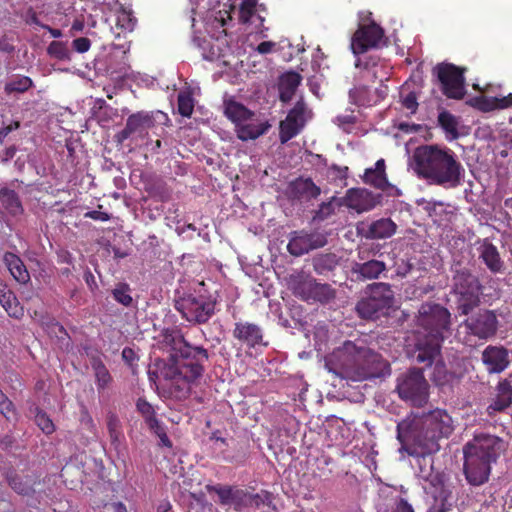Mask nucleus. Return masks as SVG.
Wrapping results in <instances>:
<instances>
[{
    "instance_id": "nucleus-31",
    "label": "nucleus",
    "mask_w": 512,
    "mask_h": 512,
    "mask_svg": "<svg viewBox=\"0 0 512 512\" xmlns=\"http://www.w3.org/2000/svg\"><path fill=\"white\" fill-rule=\"evenodd\" d=\"M6 479L9 486L20 495L29 496L35 492L36 480L32 476H22L11 472L7 474Z\"/></svg>"
},
{
    "instance_id": "nucleus-2",
    "label": "nucleus",
    "mask_w": 512,
    "mask_h": 512,
    "mask_svg": "<svg viewBox=\"0 0 512 512\" xmlns=\"http://www.w3.org/2000/svg\"><path fill=\"white\" fill-rule=\"evenodd\" d=\"M396 431L401 452L425 457L439 451V440L453 433L454 421L446 410L436 408L421 415L407 416L397 424Z\"/></svg>"
},
{
    "instance_id": "nucleus-12",
    "label": "nucleus",
    "mask_w": 512,
    "mask_h": 512,
    "mask_svg": "<svg viewBox=\"0 0 512 512\" xmlns=\"http://www.w3.org/2000/svg\"><path fill=\"white\" fill-rule=\"evenodd\" d=\"M393 304V292L387 283H374L371 295L356 305L358 315L363 319H378L386 315Z\"/></svg>"
},
{
    "instance_id": "nucleus-43",
    "label": "nucleus",
    "mask_w": 512,
    "mask_h": 512,
    "mask_svg": "<svg viewBox=\"0 0 512 512\" xmlns=\"http://www.w3.org/2000/svg\"><path fill=\"white\" fill-rule=\"evenodd\" d=\"M136 409L143 417L147 426L150 424L156 425V411L152 404H150L145 398H139L136 402Z\"/></svg>"
},
{
    "instance_id": "nucleus-38",
    "label": "nucleus",
    "mask_w": 512,
    "mask_h": 512,
    "mask_svg": "<svg viewBox=\"0 0 512 512\" xmlns=\"http://www.w3.org/2000/svg\"><path fill=\"white\" fill-rule=\"evenodd\" d=\"M91 365L94 371L97 389L99 391L104 390L112 381L108 369L100 359H93Z\"/></svg>"
},
{
    "instance_id": "nucleus-64",
    "label": "nucleus",
    "mask_w": 512,
    "mask_h": 512,
    "mask_svg": "<svg viewBox=\"0 0 512 512\" xmlns=\"http://www.w3.org/2000/svg\"><path fill=\"white\" fill-rule=\"evenodd\" d=\"M122 357L127 363L132 364L136 358V355L133 349L125 347L122 351Z\"/></svg>"
},
{
    "instance_id": "nucleus-33",
    "label": "nucleus",
    "mask_w": 512,
    "mask_h": 512,
    "mask_svg": "<svg viewBox=\"0 0 512 512\" xmlns=\"http://www.w3.org/2000/svg\"><path fill=\"white\" fill-rule=\"evenodd\" d=\"M368 196L369 193L364 190L349 189L345 196V204L358 213L369 211L374 204L367 201Z\"/></svg>"
},
{
    "instance_id": "nucleus-39",
    "label": "nucleus",
    "mask_w": 512,
    "mask_h": 512,
    "mask_svg": "<svg viewBox=\"0 0 512 512\" xmlns=\"http://www.w3.org/2000/svg\"><path fill=\"white\" fill-rule=\"evenodd\" d=\"M334 297V290L329 284L317 283L316 280H314L309 301L313 300L321 303H327Z\"/></svg>"
},
{
    "instance_id": "nucleus-6",
    "label": "nucleus",
    "mask_w": 512,
    "mask_h": 512,
    "mask_svg": "<svg viewBox=\"0 0 512 512\" xmlns=\"http://www.w3.org/2000/svg\"><path fill=\"white\" fill-rule=\"evenodd\" d=\"M343 350L351 357L345 366L346 377L352 381L380 378L390 374L389 363L372 349L346 341Z\"/></svg>"
},
{
    "instance_id": "nucleus-49",
    "label": "nucleus",
    "mask_w": 512,
    "mask_h": 512,
    "mask_svg": "<svg viewBox=\"0 0 512 512\" xmlns=\"http://www.w3.org/2000/svg\"><path fill=\"white\" fill-rule=\"evenodd\" d=\"M35 423L46 435H50L55 431V425L50 417L38 407L35 408Z\"/></svg>"
},
{
    "instance_id": "nucleus-30",
    "label": "nucleus",
    "mask_w": 512,
    "mask_h": 512,
    "mask_svg": "<svg viewBox=\"0 0 512 512\" xmlns=\"http://www.w3.org/2000/svg\"><path fill=\"white\" fill-rule=\"evenodd\" d=\"M3 260L9 272L17 282L25 284L30 280V274L19 256L11 252H6Z\"/></svg>"
},
{
    "instance_id": "nucleus-8",
    "label": "nucleus",
    "mask_w": 512,
    "mask_h": 512,
    "mask_svg": "<svg viewBox=\"0 0 512 512\" xmlns=\"http://www.w3.org/2000/svg\"><path fill=\"white\" fill-rule=\"evenodd\" d=\"M216 299L206 295L188 294L175 301V309L192 324H205L215 314Z\"/></svg>"
},
{
    "instance_id": "nucleus-54",
    "label": "nucleus",
    "mask_w": 512,
    "mask_h": 512,
    "mask_svg": "<svg viewBox=\"0 0 512 512\" xmlns=\"http://www.w3.org/2000/svg\"><path fill=\"white\" fill-rule=\"evenodd\" d=\"M0 413L10 420L15 415V408L13 402L0 390Z\"/></svg>"
},
{
    "instance_id": "nucleus-56",
    "label": "nucleus",
    "mask_w": 512,
    "mask_h": 512,
    "mask_svg": "<svg viewBox=\"0 0 512 512\" xmlns=\"http://www.w3.org/2000/svg\"><path fill=\"white\" fill-rule=\"evenodd\" d=\"M91 47V41L87 37H79L72 41V48L78 53H86Z\"/></svg>"
},
{
    "instance_id": "nucleus-42",
    "label": "nucleus",
    "mask_w": 512,
    "mask_h": 512,
    "mask_svg": "<svg viewBox=\"0 0 512 512\" xmlns=\"http://www.w3.org/2000/svg\"><path fill=\"white\" fill-rule=\"evenodd\" d=\"M178 112L183 117H190L194 111V98L190 91H181L177 96Z\"/></svg>"
},
{
    "instance_id": "nucleus-14",
    "label": "nucleus",
    "mask_w": 512,
    "mask_h": 512,
    "mask_svg": "<svg viewBox=\"0 0 512 512\" xmlns=\"http://www.w3.org/2000/svg\"><path fill=\"white\" fill-rule=\"evenodd\" d=\"M307 105L300 98L279 125V139L282 144L297 136L306 123Z\"/></svg>"
},
{
    "instance_id": "nucleus-50",
    "label": "nucleus",
    "mask_w": 512,
    "mask_h": 512,
    "mask_svg": "<svg viewBox=\"0 0 512 512\" xmlns=\"http://www.w3.org/2000/svg\"><path fill=\"white\" fill-rule=\"evenodd\" d=\"M470 105L482 112L495 110V97L476 96L470 100Z\"/></svg>"
},
{
    "instance_id": "nucleus-16",
    "label": "nucleus",
    "mask_w": 512,
    "mask_h": 512,
    "mask_svg": "<svg viewBox=\"0 0 512 512\" xmlns=\"http://www.w3.org/2000/svg\"><path fill=\"white\" fill-rule=\"evenodd\" d=\"M429 493L433 503L427 512H452L453 496L450 485H448L441 474H436L430 479Z\"/></svg>"
},
{
    "instance_id": "nucleus-4",
    "label": "nucleus",
    "mask_w": 512,
    "mask_h": 512,
    "mask_svg": "<svg viewBox=\"0 0 512 512\" xmlns=\"http://www.w3.org/2000/svg\"><path fill=\"white\" fill-rule=\"evenodd\" d=\"M413 170L430 184L455 188L461 184L464 168L449 148L438 145L418 146L412 156Z\"/></svg>"
},
{
    "instance_id": "nucleus-51",
    "label": "nucleus",
    "mask_w": 512,
    "mask_h": 512,
    "mask_svg": "<svg viewBox=\"0 0 512 512\" xmlns=\"http://www.w3.org/2000/svg\"><path fill=\"white\" fill-rule=\"evenodd\" d=\"M334 199L335 198L333 197L331 201L321 203L319 208L315 211L313 219L316 221H323L331 216L335 211L333 205Z\"/></svg>"
},
{
    "instance_id": "nucleus-9",
    "label": "nucleus",
    "mask_w": 512,
    "mask_h": 512,
    "mask_svg": "<svg viewBox=\"0 0 512 512\" xmlns=\"http://www.w3.org/2000/svg\"><path fill=\"white\" fill-rule=\"evenodd\" d=\"M399 397L416 407L424 406L429 399V384L422 369L412 368L397 380Z\"/></svg>"
},
{
    "instance_id": "nucleus-3",
    "label": "nucleus",
    "mask_w": 512,
    "mask_h": 512,
    "mask_svg": "<svg viewBox=\"0 0 512 512\" xmlns=\"http://www.w3.org/2000/svg\"><path fill=\"white\" fill-rule=\"evenodd\" d=\"M417 324L421 330L416 336L413 358L418 364L431 367L440 356L445 334L450 331L451 313L438 303L426 302L418 310Z\"/></svg>"
},
{
    "instance_id": "nucleus-46",
    "label": "nucleus",
    "mask_w": 512,
    "mask_h": 512,
    "mask_svg": "<svg viewBox=\"0 0 512 512\" xmlns=\"http://www.w3.org/2000/svg\"><path fill=\"white\" fill-rule=\"evenodd\" d=\"M131 289L126 283H119L113 290L112 295L115 301L122 304L125 307L132 305L133 298L130 294Z\"/></svg>"
},
{
    "instance_id": "nucleus-29",
    "label": "nucleus",
    "mask_w": 512,
    "mask_h": 512,
    "mask_svg": "<svg viewBox=\"0 0 512 512\" xmlns=\"http://www.w3.org/2000/svg\"><path fill=\"white\" fill-rule=\"evenodd\" d=\"M0 304L10 317L20 319L24 315V309L15 294L3 284H0Z\"/></svg>"
},
{
    "instance_id": "nucleus-26",
    "label": "nucleus",
    "mask_w": 512,
    "mask_h": 512,
    "mask_svg": "<svg viewBox=\"0 0 512 512\" xmlns=\"http://www.w3.org/2000/svg\"><path fill=\"white\" fill-rule=\"evenodd\" d=\"M397 225L390 218H381L373 221L367 230L368 239H386L396 233Z\"/></svg>"
},
{
    "instance_id": "nucleus-17",
    "label": "nucleus",
    "mask_w": 512,
    "mask_h": 512,
    "mask_svg": "<svg viewBox=\"0 0 512 512\" xmlns=\"http://www.w3.org/2000/svg\"><path fill=\"white\" fill-rule=\"evenodd\" d=\"M384 36V30L376 23L360 25L351 40V49L354 54H363L371 48L377 47Z\"/></svg>"
},
{
    "instance_id": "nucleus-41",
    "label": "nucleus",
    "mask_w": 512,
    "mask_h": 512,
    "mask_svg": "<svg viewBox=\"0 0 512 512\" xmlns=\"http://www.w3.org/2000/svg\"><path fill=\"white\" fill-rule=\"evenodd\" d=\"M233 6L230 5L229 8H223L218 11H212L210 15L207 17V24L215 28H223L229 21L232 20L231 10Z\"/></svg>"
},
{
    "instance_id": "nucleus-25",
    "label": "nucleus",
    "mask_w": 512,
    "mask_h": 512,
    "mask_svg": "<svg viewBox=\"0 0 512 512\" xmlns=\"http://www.w3.org/2000/svg\"><path fill=\"white\" fill-rule=\"evenodd\" d=\"M271 125L266 122H254L253 119L247 122L240 123L236 127L237 137L242 141L255 140L264 135Z\"/></svg>"
},
{
    "instance_id": "nucleus-22",
    "label": "nucleus",
    "mask_w": 512,
    "mask_h": 512,
    "mask_svg": "<svg viewBox=\"0 0 512 512\" xmlns=\"http://www.w3.org/2000/svg\"><path fill=\"white\" fill-rule=\"evenodd\" d=\"M314 280L310 274L304 271H297L289 275L287 286L295 297L308 302Z\"/></svg>"
},
{
    "instance_id": "nucleus-40",
    "label": "nucleus",
    "mask_w": 512,
    "mask_h": 512,
    "mask_svg": "<svg viewBox=\"0 0 512 512\" xmlns=\"http://www.w3.org/2000/svg\"><path fill=\"white\" fill-rule=\"evenodd\" d=\"M337 265L336 255L322 254L315 257L313 260V267L317 274L323 275L332 271Z\"/></svg>"
},
{
    "instance_id": "nucleus-35",
    "label": "nucleus",
    "mask_w": 512,
    "mask_h": 512,
    "mask_svg": "<svg viewBox=\"0 0 512 512\" xmlns=\"http://www.w3.org/2000/svg\"><path fill=\"white\" fill-rule=\"evenodd\" d=\"M385 269L386 265L383 261L370 260L364 263H357L353 270L364 279H376Z\"/></svg>"
},
{
    "instance_id": "nucleus-60",
    "label": "nucleus",
    "mask_w": 512,
    "mask_h": 512,
    "mask_svg": "<svg viewBox=\"0 0 512 512\" xmlns=\"http://www.w3.org/2000/svg\"><path fill=\"white\" fill-rule=\"evenodd\" d=\"M275 46H276L275 42L263 41L258 44V46L256 47V51L260 54H268V53L272 52V50L274 49Z\"/></svg>"
},
{
    "instance_id": "nucleus-58",
    "label": "nucleus",
    "mask_w": 512,
    "mask_h": 512,
    "mask_svg": "<svg viewBox=\"0 0 512 512\" xmlns=\"http://www.w3.org/2000/svg\"><path fill=\"white\" fill-rule=\"evenodd\" d=\"M20 128V122L19 121H13L7 126H4L0 129V143H3L4 139L14 130H17Z\"/></svg>"
},
{
    "instance_id": "nucleus-1",
    "label": "nucleus",
    "mask_w": 512,
    "mask_h": 512,
    "mask_svg": "<svg viewBox=\"0 0 512 512\" xmlns=\"http://www.w3.org/2000/svg\"><path fill=\"white\" fill-rule=\"evenodd\" d=\"M165 341L171 346V353L161 374L172 381L170 393L183 400L190 396L192 385L203 377L210 355L206 348L192 345L179 333L165 335Z\"/></svg>"
},
{
    "instance_id": "nucleus-59",
    "label": "nucleus",
    "mask_w": 512,
    "mask_h": 512,
    "mask_svg": "<svg viewBox=\"0 0 512 512\" xmlns=\"http://www.w3.org/2000/svg\"><path fill=\"white\" fill-rule=\"evenodd\" d=\"M512 106V93H509L507 96L498 98L495 97V110L496 109H505Z\"/></svg>"
},
{
    "instance_id": "nucleus-62",
    "label": "nucleus",
    "mask_w": 512,
    "mask_h": 512,
    "mask_svg": "<svg viewBox=\"0 0 512 512\" xmlns=\"http://www.w3.org/2000/svg\"><path fill=\"white\" fill-rule=\"evenodd\" d=\"M51 330L57 334V337L63 339L64 337H68V333L65 328L59 322L51 323Z\"/></svg>"
},
{
    "instance_id": "nucleus-24",
    "label": "nucleus",
    "mask_w": 512,
    "mask_h": 512,
    "mask_svg": "<svg viewBox=\"0 0 512 512\" xmlns=\"http://www.w3.org/2000/svg\"><path fill=\"white\" fill-rule=\"evenodd\" d=\"M302 76L295 71H288L279 77L278 91L279 99L283 103L292 100L297 88L301 84Z\"/></svg>"
},
{
    "instance_id": "nucleus-21",
    "label": "nucleus",
    "mask_w": 512,
    "mask_h": 512,
    "mask_svg": "<svg viewBox=\"0 0 512 512\" xmlns=\"http://www.w3.org/2000/svg\"><path fill=\"white\" fill-rule=\"evenodd\" d=\"M495 397L487 407L489 416L504 412L512 405V374L500 380L495 388Z\"/></svg>"
},
{
    "instance_id": "nucleus-20",
    "label": "nucleus",
    "mask_w": 512,
    "mask_h": 512,
    "mask_svg": "<svg viewBox=\"0 0 512 512\" xmlns=\"http://www.w3.org/2000/svg\"><path fill=\"white\" fill-rule=\"evenodd\" d=\"M481 359L489 374H499L510 364L509 351L503 346L488 345L483 350Z\"/></svg>"
},
{
    "instance_id": "nucleus-18",
    "label": "nucleus",
    "mask_w": 512,
    "mask_h": 512,
    "mask_svg": "<svg viewBox=\"0 0 512 512\" xmlns=\"http://www.w3.org/2000/svg\"><path fill=\"white\" fill-rule=\"evenodd\" d=\"M232 335L236 340H238L241 344L246 345L248 348H255L259 345H268L267 342H264L263 329L259 325L252 322H236L232 331Z\"/></svg>"
},
{
    "instance_id": "nucleus-7",
    "label": "nucleus",
    "mask_w": 512,
    "mask_h": 512,
    "mask_svg": "<svg viewBox=\"0 0 512 512\" xmlns=\"http://www.w3.org/2000/svg\"><path fill=\"white\" fill-rule=\"evenodd\" d=\"M484 286L469 269L454 272L450 296L459 316H468L481 305Z\"/></svg>"
},
{
    "instance_id": "nucleus-57",
    "label": "nucleus",
    "mask_w": 512,
    "mask_h": 512,
    "mask_svg": "<svg viewBox=\"0 0 512 512\" xmlns=\"http://www.w3.org/2000/svg\"><path fill=\"white\" fill-rule=\"evenodd\" d=\"M84 217L95 220V221H102V222L109 221L111 218L109 213L98 211V210L88 211L85 213Z\"/></svg>"
},
{
    "instance_id": "nucleus-63",
    "label": "nucleus",
    "mask_w": 512,
    "mask_h": 512,
    "mask_svg": "<svg viewBox=\"0 0 512 512\" xmlns=\"http://www.w3.org/2000/svg\"><path fill=\"white\" fill-rule=\"evenodd\" d=\"M16 147L14 145L10 146V147H7L4 151H3V155H2V158H1V161L2 162H8L9 160H11L15 154H16Z\"/></svg>"
},
{
    "instance_id": "nucleus-28",
    "label": "nucleus",
    "mask_w": 512,
    "mask_h": 512,
    "mask_svg": "<svg viewBox=\"0 0 512 512\" xmlns=\"http://www.w3.org/2000/svg\"><path fill=\"white\" fill-rule=\"evenodd\" d=\"M224 107L225 116L235 123L236 127H238L240 123L252 120L254 117V112L234 100L225 101Z\"/></svg>"
},
{
    "instance_id": "nucleus-5",
    "label": "nucleus",
    "mask_w": 512,
    "mask_h": 512,
    "mask_svg": "<svg viewBox=\"0 0 512 512\" xmlns=\"http://www.w3.org/2000/svg\"><path fill=\"white\" fill-rule=\"evenodd\" d=\"M506 450V443L500 437L490 434L476 435L463 448V471L467 482L481 486L488 482L491 465Z\"/></svg>"
},
{
    "instance_id": "nucleus-15",
    "label": "nucleus",
    "mask_w": 512,
    "mask_h": 512,
    "mask_svg": "<svg viewBox=\"0 0 512 512\" xmlns=\"http://www.w3.org/2000/svg\"><path fill=\"white\" fill-rule=\"evenodd\" d=\"M327 244L326 235L318 232L294 231L287 245L288 252L293 256H302L311 250L322 248Z\"/></svg>"
},
{
    "instance_id": "nucleus-47",
    "label": "nucleus",
    "mask_w": 512,
    "mask_h": 512,
    "mask_svg": "<svg viewBox=\"0 0 512 512\" xmlns=\"http://www.w3.org/2000/svg\"><path fill=\"white\" fill-rule=\"evenodd\" d=\"M33 85L32 80L27 76H20L11 80L5 85V91L8 94L13 92L23 93L31 88Z\"/></svg>"
},
{
    "instance_id": "nucleus-23",
    "label": "nucleus",
    "mask_w": 512,
    "mask_h": 512,
    "mask_svg": "<svg viewBox=\"0 0 512 512\" xmlns=\"http://www.w3.org/2000/svg\"><path fill=\"white\" fill-rule=\"evenodd\" d=\"M290 194L294 199L311 200L317 198L321 189L311 178L299 177L292 181L289 186Z\"/></svg>"
},
{
    "instance_id": "nucleus-27",
    "label": "nucleus",
    "mask_w": 512,
    "mask_h": 512,
    "mask_svg": "<svg viewBox=\"0 0 512 512\" xmlns=\"http://www.w3.org/2000/svg\"><path fill=\"white\" fill-rule=\"evenodd\" d=\"M385 168V160H377L374 168H368L365 170L364 182L377 189L385 190L389 185Z\"/></svg>"
},
{
    "instance_id": "nucleus-36",
    "label": "nucleus",
    "mask_w": 512,
    "mask_h": 512,
    "mask_svg": "<svg viewBox=\"0 0 512 512\" xmlns=\"http://www.w3.org/2000/svg\"><path fill=\"white\" fill-rule=\"evenodd\" d=\"M0 201L4 208L11 215L16 216L23 212V207L19 196L14 190L8 188L0 189Z\"/></svg>"
},
{
    "instance_id": "nucleus-52",
    "label": "nucleus",
    "mask_w": 512,
    "mask_h": 512,
    "mask_svg": "<svg viewBox=\"0 0 512 512\" xmlns=\"http://www.w3.org/2000/svg\"><path fill=\"white\" fill-rule=\"evenodd\" d=\"M402 106L409 110L411 114H415L418 109V95L415 91H410L407 94H401Z\"/></svg>"
},
{
    "instance_id": "nucleus-34",
    "label": "nucleus",
    "mask_w": 512,
    "mask_h": 512,
    "mask_svg": "<svg viewBox=\"0 0 512 512\" xmlns=\"http://www.w3.org/2000/svg\"><path fill=\"white\" fill-rule=\"evenodd\" d=\"M480 258L487 268L493 273H498L503 269V261L501 260L498 249L492 243L485 242L481 246Z\"/></svg>"
},
{
    "instance_id": "nucleus-32",
    "label": "nucleus",
    "mask_w": 512,
    "mask_h": 512,
    "mask_svg": "<svg viewBox=\"0 0 512 512\" xmlns=\"http://www.w3.org/2000/svg\"><path fill=\"white\" fill-rule=\"evenodd\" d=\"M208 493H215L218 496V502L222 506H230L236 510L237 496L239 488H235L229 485H206Z\"/></svg>"
},
{
    "instance_id": "nucleus-45",
    "label": "nucleus",
    "mask_w": 512,
    "mask_h": 512,
    "mask_svg": "<svg viewBox=\"0 0 512 512\" xmlns=\"http://www.w3.org/2000/svg\"><path fill=\"white\" fill-rule=\"evenodd\" d=\"M438 123L441 126V128L449 134H452L453 137L458 136L457 131V120L454 115H452L448 111H442L438 115Z\"/></svg>"
},
{
    "instance_id": "nucleus-61",
    "label": "nucleus",
    "mask_w": 512,
    "mask_h": 512,
    "mask_svg": "<svg viewBox=\"0 0 512 512\" xmlns=\"http://www.w3.org/2000/svg\"><path fill=\"white\" fill-rule=\"evenodd\" d=\"M32 20H33V22H34V23H36L37 25H39V26H41L42 28L46 29V30L50 33V35H51L53 38H59V37H61V36H62V31H61L60 29H55V28H52V27H50V26H48V25L41 24V23L38 21L37 17H35V16L33 17V19H32Z\"/></svg>"
},
{
    "instance_id": "nucleus-13",
    "label": "nucleus",
    "mask_w": 512,
    "mask_h": 512,
    "mask_svg": "<svg viewBox=\"0 0 512 512\" xmlns=\"http://www.w3.org/2000/svg\"><path fill=\"white\" fill-rule=\"evenodd\" d=\"M433 72L441 84L442 93L450 99L460 100L465 96V69L451 63L438 64Z\"/></svg>"
},
{
    "instance_id": "nucleus-37",
    "label": "nucleus",
    "mask_w": 512,
    "mask_h": 512,
    "mask_svg": "<svg viewBox=\"0 0 512 512\" xmlns=\"http://www.w3.org/2000/svg\"><path fill=\"white\" fill-rule=\"evenodd\" d=\"M256 0H242L239 6V22L241 24H251L254 22V19H258L261 22L263 18L260 15L256 14Z\"/></svg>"
},
{
    "instance_id": "nucleus-10",
    "label": "nucleus",
    "mask_w": 512,
    "mask_h": 512,
    "mask_svg": "<svg viewBox=\"0 0 512 512\" xmlns=\"http://www.w3.org/2000/svg\"><path fill=\"white\" fill-rule=\"evenodd\" d=\"M168 121L167 114L162 111H138L128 116L125 127L115 135V140L123 144L130 137L144 139L157 122L166 124Z\"/></svg>"
},
{
    "instance_id": "nucleus-19",
    "label": "nucleus",
    "mask_w": 512,
    "mask_h": 512,
    "mask_svg": "<svg viewBox=\"0 0 512 512\" xmlns=\"http://www.w3.org/2000/svg\"><path fill=\"white\" fill-rule=\"evenodd\" d=\"M273 500V494L266 490H261L257 493H251L247 490L239 489L235 511L251 512L261 509L265 506L270 507Z\"/></svg>"
},
{
    "instance_id": "nucleus-11",
    "label": "nucleus",
    "mask_w": 512,
    "mask_h": 512,
    "mask_svg": "<svg viewBox=\"0 0 512 512\" xmlns=\"http://www.w3.org/2000/svg\"><path fill=\"white\" fill-rule=\"evenodd\" d=\"M461 326L465 330L466 342L472 339L487 341L496 335L499 321L494 310L482 308L470 313Z\"/></svg>"
},
{
    "instance_id": "nucleus-44",
    "label": "nucleus",
    "mask_w": 512,
    "mask_h": 512,
    "mask_svg": "<svg viewBox=\"0 0 512 512\" xmlns=\"http://www.w3.org/2000/svg\"><path fill=\"white\" fill-rule=\"evenodd\" d=\"M47 53L59 61H68L71 58L67 44L61 41H52L47 47Z\"/></svg>"
},
{
    "instance_id": "nucleus-48",
    "label": "nucleus",
    "mask_w": 512,
    "mask_h": 512,
    "mask_svg": "<svg viewBox=\"0 0 512 512\" xmlns=\"http://www.w3.org/2000/svg\"><path fill=\"white\" fill-rule=\"evenodd\" d=\"M107 429L113 444L119 442L120 438L123 437L120 420L115 413L110 412L107 415Z\"/></svg>"
},
{
    "instance_id": "nucleus-55",
    "label": "nucleus",
    "mask_w": 512,
    "mask_h": 512,
    "mask_svg": "<svg viewBox=\"0 0 512 512\" xmlns=\"http://www.w3.org/2000/svg\"><path fill=\"white\" fill-rule=\"evenodd\" d=\"M117 22L119 26L128 31H132L136 25V19L126 12L118 16Z\"/></svg>"
},
{
    "instance_id": "nucleus-53",
    "label": "nucleus",
    "mask_w": 512,
    "mask_h": 512,
    "mask_svg": "<svg viewBox=\"0 0 512 512\" xmlns=\"http://www.w3.org/2000/svg\"><path fill=\"white\" fill-rule=\"evenodd\" d=\"M379 512H414L411 504L402 497H396L392 500L390 509L379 510Z\"/></svg>"
}]
</instances>
